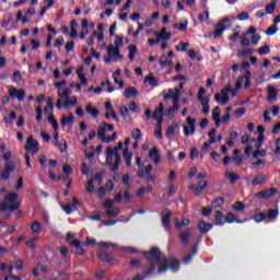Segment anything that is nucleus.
<instances>
[{
	"label": "nucleus",
	"instance_id": "1",
	"mask_svg": "<svg viewBox=\"0 0 280 280\" xmlns=\"http://www.w3.org/2000/svg\"><path fill=\"white\" fill-rule=\"evenodd\" d=\"M145 257H148L149 260V267L145 270V275L150 276L158 268L159 275H163V272H167V269L170 268L173 272H176L180 265L178 264V260L174 258H170L167 260V257L163 256L161 254V250L156 247H153L150 252H144Z\"/></svg>",
	"mask_w": 280,
	"mask_h": 280
},
{
	"label": "nucleus",
	"instance_id": "2",
	"mask_svg": "<svg viewBox=\"0 0 280 280\" xmlns=\"http://www.w3.org/2000/svg\"><path fill=\"white\" fill-rule=\"evenodd\" d=\"M21 201H19V194L16 192H10L4 196V202L0 203V211H16V209H20Z\"/></svg>",
	"mask_w": 280,
	"mask_h": 280
},
{
	"label": "nucleus",
	"instance_id": "3",
	"mask_svg": "<svg viewBox=\"0 0 280 280\" xmlns=\"http://www.w3.org/2000/svg\"><path fill=\"white\" fill-rule=\"evenodd\" d=\"M105 152L107 165L112 167V172H117V170H119V164L121 163V155L117 152V149H113V147H107Z\"/></svg>",
	"mask_w": 280,
	"mask_h": 280
},
{
	"label": "nucleus",
	"instance_id": "4",
	"mask_svg": "<svg viewBox=\"0 0 280 280\" xmlns=\"http://www.w3.org/2000/svg\"><path fill=\"white\" fill-rule=\"evenodd\" d=\"M250 78H253V73L250 72V70H246L244 75L237 78L235 89L231 86L230 93L232 97H237V92L240 91V89H242L243 85L245 86V89H248L250 86Z\"/></svg>",
	"mask_w": 280,
	"mask_h": 280
},
{
	"label": "nucleus",
	"instance_id": "5",
	"mask_svg": "<svg viewBox=\"0 0 280 280\" xmlns=\"http://www.w3.org/2000/svg\"><path fill=\"white\" fill-rule=\"evenodd\" d=\"M122 58L124 56L121 55L119 48H115L113 45L107 47V56L104 58L106 65H108L112 60L119 62V60H122Z\"/></svg>",
	"mask_w": 280,
	"mask_h": 280
},
{
	"label": "nucleus",
	"instance_id": "6",
	"mask_svg": "<svg viewBox=\"0 0 280 280\" xmlns=\"http://www.w3.org/2000/svg\"><path fill=\"white\" fill-rule=\"evenodd\" d=\"M55 89H57V94L60 100H65L66 97H70L71 89L67 88V81L62 80L61 82H57L54 84Z\"/></svg>",
	"mask_w": 280,
	"mask_h": 280
},
{
	"label": "nucleus",
	"instance_id": "7",
	"mask_svg": "<svg viewBox=\"0 0 280 280\" xmlns=\"http://www.w3.org/2000/svg\"><path fill=\"white\" fill-rule=\"evenodd\" d=\"M8 91H9V97H11V100H18L19 102L25 101V90L16 89L13 85H9Z\"/></svg>",
	"mask_w": 280,
	"mask_h": 280
},
{
	"label": "nucleus",
	"instance_id": "8",
	"mask_svg": "<svg viewBox=\"0 0 280 280\" xmlns=\"http://www.w3.org/2000/svg\"><path fill=\"white\" fill-rule=\"evenodd\" d=\"M207 94V90H205V88H200L199 92H198V100L202 106V113L203 115H209V98L205 97V95Z\"/></svg>",
	"mask_w": 280,
	"mask_h": 280
},
{
	"label": "nucleus",
	"instance_id": "9",
	"mask_svg": "<svg viewBox=\"0 0 280 280\" xmlns=\"http://www.w3.org/2000/svg\"><path fill=\"white\" fill-rule=\"evenodd\" d=\"M229 93H231V84L225 85L220 94H215L214 100L220 102L223 106H226V104H229Z\"/></svg>",
	"mask_w": 280,
	"mask_h": 280
},
{
	"label": "nucleus",
	"instance_id": "10",
	"mask_svg": "<svg viewBox=\"0 0 280 280\" xmlns=\"http://www.w3.org/2000/svg\"><path fill=\"white\" fill-rule=\"evenodd\" d=\"M229 27H231V19H222L218 24V28L214 31V38H220V36H222V34H224L225 30H229Z\"/></svg>",
	"mask_w": 280,
	"mask_h": 280
},
{
	"label": "nucleus",
	"instance_id": "11",
	"mask_svg": "<svg viewBox=\"0 0 280 280\" xmlns=\"http://www.w3.org/2000/svg\"><path fill=\"white\" fill-rule=\"evenodd\" d=\"M26 152H32L33 154H38L40 147L38 145V141L34 140V137H28L25 145Z\"/></svg>",
	"mask_w": 280,
	"mask_h": 280
},
{
	"label": "nucleus",
	"instance_id": "12",
	"mask_svg": "<svg viewBox=\"0 0 280 280\" xmlns=\"http://www.w3.org/2000/svg\"><path fill=\"white\" fill-rule=\"evenodd\" d=\"M170 218H172V210L164 209L162 211V226H164L165 231H171Z\"/></svg>",
	"mask_w": 280,
	"mask_h": 280
},
{
	"label": "nucleus",
	"instance_id": "13",
	"mask_svg": "<svg viewBox=\"0 0 280 280\" xmlns=\"http://www.w3.org/2000/svg\"><path fill=\"white\" fill-rule=\"evenodd\" d=\"M272 113L273 117H277L280 113L279 105H275L272 109H266L264 113V121L270 122L272 121V118H270V114Z\"/></svg>",
	"mask_w": 280,
	"mask_h": 280
},
{
	"label": "nucleus",
	"instance_id": "14",
	"mask_svg": "<svg viewBox=\"0 0 280 280\" xmlns=\"http://www.w3.org/2000/svg\"><path fill=\"white\" fill-rule=\"evenodd\" d=\"M221 115H222V109L219 106L212 109V119L217 128H220V126H222V119H220Z\"/></svg>",
	"mask_w": 280,
	"mask_h": 280
},
{
	"label": "nucleus",
	"instance_id": "15",
	"mask_svg": "<svg viewBox=\"0 0 280 280\" xmlns=\"http://www.w3.org/2000/svg\"><path fill=\"white\" fill-rule=\"evenodd\" d=\"M164 97L165 100H172L173 102H178V100H180V89L175 88L174 90H168V92Z\"/></svg>",
	"mask_w": 280,
	"mask_h": 280
},
{
	"label": "nucleus",
	"instance_id": "16",
	"mask_svg": "<svg viewBox=\"0 0 280 280\" xmlns=\"http://www.w3.org/2000/svg\"><path fill=\"white\" fill-rule=\"evenodd\" d=\"M277 95H279V91L275 85H268L267 86V101L268 102H275L277 100Z\"/></svg>",
	"mask_w": 280,
	"mask_h": 280
},
{
	"label": "nucleus",
	"instance_id": "17",
	"mask_svg": "<svg viewBox=\"0 0 280 280\" xmlns=\"http://www.w3.org/2000/svg\"><path fill=\"white\" fill-rule=\"evenodd\" d=\"M149 158L151 159V161H153V163H155V165H159V163H161V155L159 154V148L153 147L149 151Z\"/></svg>",
	"mask_w": 280,
	"mask_h": 280
},
{
	"label": "nucleus",
	"instance_id": "18",
	"mask_svg": "<svg viewBox=\"0 0 280 280\" xmlns=\"http://www.w3.org/2000/svg\"><path fill=\"white\" fill-rule=\"evenodd\" d=\"M190 237H191V230L187 229V230L179 231V240L182 244H184L185 246L189 244Z\"/></svg>",
	"mask_w": 280,
	"mask_h": 280
},
{
	"label": "nucleus",
	"instance_id": "19",
	"mask_svg": "<svg viewBox=\"0 0 280 280\" xmlns=\"http://www.w3.org/2000/svg\"><path fill=\"white\" fill-rule=\"evenodd\" d=\"M275 194H277V189L276 188H269L265 191L257 192L255 196H256V198L268 199V198H272V196H275Z\"/></svg>",
	"mask_w": 280,
	"mask_h": 280
},
{
	"label": "nucleus",
	"instance_id": "20",
	"mask_svg": "<svg viewBox=\"0 0 280 280\" xmlns=\"http://www.w3.org/2000/svg\"><path fill=\"white\" fill-rule=\"evenodd\" d=\"M174 222H175V228L179 232L183 231V229H185V226H189V224H190L189 219H183L180 222V221H178V218H175Z\"/></svg>",
	"mask_w": 280,
	"mask_h": 280
},
{
	"label": "nucleus",
	"instance_id": "21",
	"mask_svg": "<svg viewBox=\"0 0 280 280\" xmlns=\"http://www.w3.org/2000/svg\"><path fill=\"white\" fill-rule=\"evenodd\" d=\"M77 75H78L81 84H86V82H89L86 80V74L84 73V66H78Z\"/></svg>",
	"mask_w": 280,
	"mask_h": 280
},
{
	"label": "nucleus",
	"instance_id": "22",
	"mask_svg": "<svg viewBox=\"0 0 280 280\" xmlns=\"http://www.w3.org/2000/svg\"><path fill=\"white\" fill-rule=\"evenodd\" d=\"M163 113H165V107L163 106V103H161L160 106L153 113V119L163 120Z\"/></svg>",
	"mask_w": 280,
	"mask_h": 280
},
{
	"label": "nucleus",
	"instance_id": "23",
	"mask_svg": "<svg viewBox=\"0 0 280 280\" xmlns=\"http://www.w3.org/2000/svg\"><path fill=\"white\" fill-rule=\"evenodd\" d=\"M266 183V175L264 173L258 174L253 180V187H257L258 185H264Z\"/></svg>",
	"mask_w": 280,
	"mask_h": 280
},
{
	"label": "nucleus",
	"instance_id": "24",
	"mask_svg": "<svg viewBox=\"0 0 280 280\" xmlns=\"http://www.w3.org/2000/svg\"><path fill=\"white\" fill-rule=\"evenodd\" d=\"M159 39L170 40L172 38V33L167 32L166 27H163L160 33H156Z\"/></svg>",
	"mask_w": 280,
	"mask_h": 280
},
{
	"label": "nucleus",
	"instance_id": "25",
	"mask_svg": "<svg viewBox=\"0 0 280 280\" xmlns=\"http://www.w3.org/2000/svg\"><path fill=\"white\" fill-rule=\"evenodd\" d=\"M137 95H139V90H137V88H129L124 91V96L127 98L137 97Z\"/></svg>",
	"mask_w": 280,
	"mask_h": 280
},
{
	"label": "nucleus",
	"instance_id": "26",
	"mask_svg": "<svg viewBox=\"0 0 280 280\" xmlns=\"http://www.w3.org/2000/svg\"><path fill=\"white\" fill-rule=\"evenodd\" d=\"M209 185V183H207V180H200L199 183H198V185L196 186V188H195V195L196 196H200V194L202 192V191H205V189H206V187Z\"/></svg>",
	"mask_w": 280,
	"mask_h": 280
},
{
	"label": "nucleus",
	"instance_id": "27",
	"mask_svg": "<svg viewBox=\"0 0 280 280\" xmlns=\"http://www.w3.org/2000/svg\"><path fill=\"white\" fill-rule=\"evenodd\" d=\"M144 84H149L150 86H152L153 89L159 86V79H156V77L154 75H149L147 78H144Z\"/></svg>",
	"mask_w": 280,
	"mask_h": 280
},
{
	"label": "nucleus",
	"instance_id": "28",
	"mask_svg": "<svg viewBox=\"0 0 280 280\" xmlns=\"http://www.w3.org/2000/svg\"><path fill=\"white\" fill-rule=\"evenodd\" d=\"M199 231L200 233H207L208 231H211V229H213V225H211L210 223H207L205 221H200L198 224Z\"/></svg>",
	"mask_w": 280,
	"mask_h": 280
},
{
	"label": "nucleus",
	"instance_id": "29",
	"mask_svg": "<svg viewBox=\"0 0 280 280\" xmlns=\"http://www.w3.org/2000/svg\"><path fill=\"white\" fill-rule=\"evenodd\" d=\"M70 246H73L75 248L77 255H82V253H84L82 244H80V241L78 240H72V242H70Z\"/></svg>",
	"mask_w": 280,
	"mask_h": 280
},
{
	"label": "nucleus",
	"instance_id": "30",
	"mask_svg": "<svg viewBox=\"0 0 280 280\" xmlns=\"http://www.w3.org/2000/svg\"><path fill=\"white\" fill-rule=\"evenodd\" d=\"M122 156L128 165L130 167L132 165V152L128 151V148L125 149Z\"/></svg>",
	"mask_w": 280,
	"mask_h": 280
},
{
	"label": "nucleus",
	"instance_id": "31",
	"mask_svg": "<svg viewBox=\"0 0 280 280\" xmlns=\"http://www.w3.org/2000/svg\"><path fill=\"white\" fill-rule=\"evenodd\" d=\"M70 27H71V32H70L71 38H78V22H75V20H72L70 22Z\"/></svg>",
	"mask_w": 280,
	"mask_h": 280
},
{
	"label": "nucleus",
	"instance_id": "32",
	"mask_svg": "<svg viewBox=\"0 0 280 280\" xmlns=\"http://www.w3.org/2000/svg\"><path fill=\"white\" fill-rule=\"evenodd\" d=\"M255 141H257V140L252 139L249 141V143L246 145L245 153H244V159H250V154L253 152V144L252 143H255Z\"/></svg>",
	"mask_w": 280,
	"mask_h": 280
},
{
	"label": "nucleus",
	"instance_id": "33",
	"mask_svg": "<svg viewBox=\"0 0 280 280\" xmlns=\"http://www.w3.org/2000/svg\"><path fill=\"white\" fill-rule=\"evenodd\" d=\"M85 110L89 115H92V117H97V115H100V110H97V108L93 107L92 104H88L85 106Z\"/></svg>",
	"mask_w": 280,
	"mask_h": 280
},
{
	"label": "nucleus",
	"instance_id": "34",
	"mask_svg": "<svg viewBox=\"0 0 280 280\" xmlns=\"http://www.w3.org/2000/svg\"><path fill=\"white\" fill-rule=\"evenodd\" d=\"M252 166H253V170H257V171L264 170V167H266V160H257L252 164Z\"/></svg>",
	"mask_w": 280,
	"mask_h": 280
},
{
	"label": "nucleus",
	"instance_id": "35",
	"mask_svg": "<svg viewBox=\"0 0 280 280\" xmlns=\"http://www.w3.org/2000/svg\"><path fill=\"white\" fill-rule=\"evenodd\" d=\"M74 120L75 117H73V114H70L69 116H63L61 119V126L71 125Z\"/></svg>",
	"mask_w": 280,
	"mask_h": 280
},
{
	"label": "nucleus",
	"instance_id": "36",
	"mask_svg": "<svg viewBox=\"0 0 280 280\" xmlns=\"http://www.w3.org/2000/svg\"><path fill=\"white\" fill-rule=\"evenodd\" d=\"M225 178H229L230 183L234 184V183H236V180H240V175H237L233 172H226Z\"/></svg>",
	"mask_w": 280,
	"mask_h": 280
},
{
	"label": "nucleus",
	"instance_id": "37",
	"mask_svg": "<svg viewBox=\"0 0 280 280\" xmlns=\"http://www.w3.org/2000/svg\"><path fill=\"white\" fill-rule=\"evenodd\" d=\"M65 100V106H75L78 104V97L72 96V97H66Z\"/></svg>",
	"mask_w": 280,
	"mask_h": 280
},
{
	"label": "nucleus",
	"instance_id": "38",
	"mask_svg": "<svg viewBox=\"0 0 280 280\" xmlns=\"http://www.w3.org/2000/svg\"><path fill=\"white\" fill-rule=\"evenodd\" d=\"M276 9H277V0H272L271 3L266 5L267 14H272Z\"/></svg>",
	"mask_w": 280,
	"mask_h": 280
},
{
	"label": "nucleus",
	"instance_id": "39",
	"mask_svg": "<svg viewBox=\"0 0 280 280\" xmlns=\"http://www.w3.org/2000/svg\"><path fill=\"white\" fill-rule=\"evenodd\" d=\"M131 137L132 139H135V141H141V137H143V135L141 133V129L136 128L131 131Z\"/></svg>",
	"mask_w": 280,
	"mask_h": 280
},
{
	"label": "nucleus",
	"instance_id": "40",
	"mask_svg": "<svg viewBox=\"0 0 280 280\" xmlns=\"http://www.w3.org/2000/svg\"><path fill=\"white\" fill-rule=\"evenodd\" d=\"M31 231H33L34 233H40V231H43V224H40V222L38 221L33 222V224L31 225Z\"/></svg>",
	"mask_w": 280,
	"mask_h": 280
},
{
	"label": "nucleus",
	"instance_id": "41",
	"mask_svg": "<svg viewBox=\"0 0 280 280\" xmlns=\"http://www.w3.org/2000/svg\"><path fill=\"white\" fill-rule=\"evenodd\" d=\"M98 139H102L103 137H106V127L104 122H101L98 125V131H97Z\"/></svg>",
	"mask_w": 280,
	"mask_h": 280
},
{
	"label": "nucleus",
	"instance_id": "42",
	"mask_svg": "<svg viewBox=\"0 0 280 280\" xmlns=\"http://www.w3.org/2000/svg\"><path fill=\"white\" fill-rule=\"evenodd\" d=\"M114 48L119 49L120 47H124V36L122 35H117L116 39L114 42Z\"/></svg>",
	"mask_w": 280,
	"mask_h": 280
},
{
	"label": "nucleus",
	"instance_id": "43",
	"mask_svg": "<svg viewBox=\"0 0 280 280\" xmlns=\"http://www.w3.org/2000/svg\"><path fill=\"white\" fill-rule=\"evenodd\" d=\"M215 224L220 225V226H222V224H224V214L222 213V211H217Z\"/></svg>",
	"mask_w": 280,
	"mask_h": 280
},
{
	"label": "nucleus",
	"instance_id": "44",
	"mask_svg": "<svg viewBox=\"0 0 280 280\" xmlns=\"http://www.w3.org/2000/svg\"><path fill=\"white\" fill-rule=\"evenodd\" d=\"M225 222H228L229 224H233V222H242V221L237 220V218L235 217V214H233V212H230L225 218Z\"/></svg>",
	"mask_w": 280,
	"mask_h": 280
},
{
	"label": "nucleus",
	"instance_id": "45",
	"mask_svg": "<svg viewBox=\"0 0 280 280\" xmlns=\"http://www.w3.org/2000/svg\"><path fill=\"white\" fill-rule=\"evenodd\" d=\"M48 121H49V124H51V126H52L55 132H58L59 126H58V121L56 120V118L54 117V115H49V116H48Z\"/></svg>",
	"mask_w": 280,
	"mask_h": 280
},
{
	"label": "nucleus",
	"instance_id": "46",
	"mask_svg": "<svg viewBox=\"0 0 280 280\" xmlns=\"http://www.w3.org/2000/svg\"><path fill=\"white\" fill-rule=\"evenodd\" d=\"M187 124L191 130V133H196V118L188 117Z\"/></svg>",
	"mask_w": 280,
	"mask_h": 280
},
{
	"label": "nucleus",
	"instance_id": "47",
	"mask_svg": "<svg viewBox=\"0 0 280 280\" xmlns=\"http://www.w3.org/2000/svg\"><path fill=\"white\" fill-rule=\"evenodd\" d=\"M14 119H16L15 112H11L9 118H8V116H4L5 124L12 125V124H14Z\"/></svg>",
	"mask_w": 280,
	"mask_h": 280
},
{
	"label": "nucleus",
	"instance_id": "48",
	"mask_svg": "<svg viewBox=\"0 0 280 280\" xmlns=\"http://www.w3.org/2000/svg\"><path fill=\"white\" fill-rule=\"evenodd\" d=\"M85 189L88 194H93V191H95L94 179L88 182V184L85 185Z\"/></svg>",
	"mask_w": 280,
	"mask_h": 280
},
{
	"label": "nucleus",
	"instance_id": "49",
	"mask_svg": "<svg viewBox=\"0 0 280 280\" xmlns=\"http://www.w3.org/2000/svg\"><path fill=\"white\" fill-rule=\"evenodd\" d=\"M135 56H137V46L131 45L129 46V60H135Z\"/></svg>",
	"mask_w": 280,
	"mask_h": 280
},
{
	"label": "nucleus",
	"instance_id": "50",
	"mask_svg": "<svg viewBox=\"0 0 280 280\" xmlns=\"http://www.w3.org/2000/svg\"><path fill=\"white\" fill-rule=\"evenodd\" d=\"M267 218H269V220H277V218H279V210H269Z\"/></svg>",
	"mask_w": 280,
	"mask_h": 280
},
{
	"label": "nucleus",
	"instance_id": "51",
	"mask_svg": "<svg viewBox=\"0 0 280 280\" xmlns=\"http://www.w3.org/2000/svg\"><path fill=\"white\" fill-rule=\"evenodd\" d=\"M244 115H246V108L244 107H241L234 112V117L236 119H240V117H244Z\"/></svg>",
	"mask_w": 280,
	"mask_h": 280
},
{
	"label": "nucleus",
	"instance_id": "52",
	"mask_svg": "<svg viewBox=\"0 0 280 280\" xmlns=\"http://www.w3.org/2000/svg\"><path fill=\"white\" fill-rule=\"evenodd\" d=\"M267 215L264 212L257 213L254 217L255 222H257L259 224V222H264L266 220Z\"/></svg>",
	"mask_w": 280,
	"mask_h": 280
},
{
	"label": "nucleus",
	"instance_id": "53",
	"mask_svg": "<svg viewBox=\"0 0 280 280\" xmlns=\"http://www.w3.org/2000/svg\"><path fill=\"white\" fill-rule=\"evenodd\" d=\"M233 209L235 211H244V209H246V206H244V202L242 201H236L234 205H233Z\"/></svg>",
	"mask_w": 280,
	"mask_h": 280
},
{
	"label": "nucleus",
	"instance_id": "54",
	"mask_svg": "<svg viewBox=\"0 0 280 280\" xmlns=\"http://www.w3.org/2000/svg\"><path fill=\"white\" fill-rule=\"evenodd\" d=\"M187 25H189V21L185 20L179 25L178 24H174V27H178L179 32H185L187 30Z\"/></svg>",
	"mask_w": 280,
	"mask_h": 280
},
{
	"label": "nucleus",
	"instance_id": "55",
	"mask_svg": "<svg viewBox=\"0 0 280 280\" xmlns=\"http://www.w3.org/2000/svg\"><path fill=\"white\" fill-rule=\"evenodd\" d=\"M270 52V47H268L267 45L265 46H261L259 49H258V54L259 56H266Z\"/></svg>",
	"mask_w": 280,
	"mask_h": 280
},
{
	"label": "nucleus",
	"instance_id": "56",
	"mask_svg": "<svg viewBox=\"0 0 280 280\" xmlns=\"http://www.w3.org/2000/svg\"><path fill=\"white\" fill-rule=\"evenodd\" d=\"M107 215H109V218H117V215H119V208L108 209Z\"/></svg>",
	"mask_w": 280,
	"mask_h": 280
},
{
	"label": "nucleus",
	"instance_id": "57",
	"mask_svg": "<svg viewBox=\"0 0 280 280\" xmlns=\"http://www.w3.org/2000/svg\"><path fill=\"white\" fill-rule=\"evenodd\" d=\"M188 47H189V43L180 42L179 45L176 46V50L177 51H187Z\"/></svg>",
	"mask_w": 280,
	"mask_h": 280
},
{
	"label": "nucleus",
	"instance_id": "58",
	"mask_svg": "<svg viewBox=\"0 0 280 280\" xmlns=\"http://www.w3.org/2000/svg\"><path fill=\"white\" fill-rule=\"evenodd\" d=\"M279 28L276 25H272L266 31V34L267 36H275V34H277Z\"/></svg>",
	"mask_w": 280,
	"mask_h": 280
},
{
	"label": "nucleus",
	"instance_id": "59",
	"mask_svg": "<svg viewBox=\"0 0 280 280\" xmlns=\"http://www.w3.org/2000/svg\"><path fill=\"white\" fill-rule=\"evenodd\" d=\"M174 132H176V127L170 126L166 130L167 139H172V137H174Z\"/></svg>",
	"mask_w": 280,
	"mask_h": 280
},
{
	"label": "nucleus",
	"instance_id": "60",
	"mask_svg": "<svg viewBox=\"0 0 280 280\" xmlns=\"http://www.w3.org/2000/svg\"><path fill=\"white\" fill-rule=\"evenodd\" d=\"M259 156H266V150H259V149H257V150L253 153V159H259Z\"/></svg>",
	"mask_w": 280,
	"mask_h": 280
},
{
	"label": "nucleus",
	"instance_id": "61",
	"mask_svg": "<svg viewBox=\"0 0 280 280\" xmlns=\"http://www.w3.org/2000/svg\"><path fill=\"white\" fill-rule=\"evenodd\" d=\"M105 108L106 110H110L112 112V117H114L115 119H117V114L115 113V110L113 109V104H110V102H107L105 104Z\"/></svg>",
	"mask_w": 280,
	"mask_h": 280
},
{
	"label": "nucleus",
	"instance_id": "62",
	"mask_svg": "<svg viewBox=\"0 0 280 280\" xmlns=\"http://www.w3.org/2000/svg\"><path fill=\"white\" fill-rule=\"evenodd\" d=\"M224 205V198L220 197L212 202V207L218 208Z\"/></svg>",
	"mask_w": 280,
	"mask_h": 280
},
{
	"label": "nucleus",
	"instance_id": "63",
	"mask_svg": "<svg viewBox=\"0 0 280 280\" xmlns=\"http://www.w3.org/2000/svg\"><path fill=\"white\" fill-rule=\"evenodd\" d=\"M249 54H252L250 49H242V50H238L237 56H238V58H245Z\"/></svg>",
	"mask_w": 280,
	"mask_h": 280
},
{
	"label": "nucleus",
	"instance_id": "64",
	"mask_svg": "<svg viewBox=\"0 0 280 280\" xmlns=\"http://www.w3.org/2000/svg\"><path fill=\"white\" fill-rule=\"evenodd\" d=\"M62 45H65V37H58L55 40V47H62Z\"/></svg>",
	"mask_w": 280,
	"mask_h": 280
}]
</instances>
